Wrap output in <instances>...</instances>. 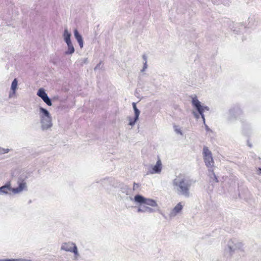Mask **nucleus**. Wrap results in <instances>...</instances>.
Returning <instances> with one entry per match:
<instances>
[{
	"mask_svg": "<svg viewBox=\"0 0 261 261\" xmlns=\"http://www.w3.org/2000/svg\"><path fill=\"white\" fill-rule=\"evenodd\" d=\"M75 246H76L75 244L71 242L64 243L62 244L61 249L62 250L71 252Z\"/></svg>",
	"mask_w": 261,
	"mask_h": 261,
	"instance_id": "obj_12",
	"label": "nucleus"
},
{
	"mask_svg": "<svg viewBox=\"0 0 261 261\" xmlns=\"http://www.w3.org/2000/svg\"><path fill=\"white\" fill-rule=\"evenodd\" d=\"M71 35V33L70 32H69L67 29H65L64 30V33H63V37H64V40L66 43L71 42V39H70Z\"/></svg>",
	"mask_w": 261,
	"mask_h": 261,
	"instance_id": "obj_17",
	"label": "nucleus"
},
{
	"mask_svg": "<svg viewBox=\"0 0 261 261\" xmlns=\"http://www.w3.org/2000/svg\"><path fill=\"white\" fill-rule=\"evenodd\" d=\"M11 184L10 182H7L5 185L0 187V194H6L8 193V191H10Z\"/></svg>",
	"mask_w": 261,
	"mask_h": 261,
	"instance_id": "obj_16",
	"label": "nucleus"
},
{
	"mask_svg": "<svg viewBox=\"0 0 261 261\" xmlns=\"http://www.w3.org/2000/svg\"><path fill=\"white\" fill-rule=\"evenodd\" d=\"M243 115V112L239 105L232 107L228 111L227 120L229 122H232L238 119H240Z\"/></svg>",
	"mask_w": 261,
	"mask_h": 261,
	"instance_id": "obj_4",
	"label": "nucleus"
},
{
	"mask_svg": "<svg viewBox=\"0 0 261 261\" xmlns=\"http://www.w3.org/2000/svg\"><path fill=\"white\" fill-rule=\"evenodd\" d=\"M192 105L193 106V107L196 110L198 113L193 111L192 112L193 115H194V117L198 119L200 118V116L201 117L203 122L204 124H205V118L204 115V111L205 110L209 111L210 109L207 106H203L201 105L200 101L197 99L196 96L192 98Z\"/></svg>",
	"mask_w": 261,
	"mask_h": 261,
	"instance_id": "obj_3",
	"label": "nucleus"
},
{
	"mask_svg": "<svg viewBox=\"0 0 261 261\" xmlns=\"http://www.w3.org/2000/svg\"><path fill=\"white\" fill-rule=\"evenodd\" d=\"M37 95L41 98L42 99L48 96L43 88H40L37 92Z\"/></svg>",
	"mask_w": 261,
	"mask_h": 261,
	"instance_id": "obj_19",
	"label": "nucleus"
},
{
	"mask_svg": "<svg viewBox=\"0 0 261 261\" xmlns=\"http://www.w3.org/2000/svg\"><path fill=\"white\" fill-rule=\"evenodd\" d=\"M182 209V205L181 203H178L172 210L169 214L170 217H175Z\"/></svg>",
	"mask_w": 261,
	"mask_h": 261,
	"instance_id": "obj_15",
	"label": "nucleus"
},
{
	"mask_svg": "<svg viewBox=\"0 0 261 261\" xmlns=\"http://www.w3.org/2000/svg\"><path fill=\"white\" fill-rule=\"evenodd\" d=\"M71 252H72L74 253V256L75 258V259H77L79 258L80 254L79 253L77 246H75L73 249L72 250V251Z\"/></svg>",
	"mask_w": 261,
	"mask_h": 261,
	"instance_id": "obj_22",
	"label": "nucleus"
},
{
	"mask_svg": "<svg viewBox=\"0 0 261 261\" xmlns=\"http://www.w3.org/2000/svg\"><path fill=\"white\" fill-rule=\"evenodd\" d=\"M162 162L159 159L156 163V164L153 167L151 170L149 172L150 174L159 173L162 170Z\"/></svg>",
	"mask_w": 261,
	"mask_h": 261,
	"instance_id": "obj_13",
	"label": "nucleus"
},
{
	"mask_svg": "<svg viewBox=\"0 0 261 261\" xmlns=\"http://www.w3.org/2000/svg\"><path fill=\"white\" fill-rule=\"evenodd\" d=\"M39 115L41 130L45 131L50 129L53 126V122L51 115L48 111L40 107Z\"/></svg>",
	"mask_w": 261,
	"mask_h": 261,
	"instance_id": "obj_2",
	"label": "nucleus"
},
{
	"mask_svg": "<svg viewBox=\"0 0 261 261\" xmlns=\"http://www.w3.org/2000/svg\"><path fill=\"white\" fill-rule=\"evenodd\" d=\"M110 182L113 186L115 187H118L120 189V191L122 193H125L126 195H128L130 189L129 188L124 185L123 183H118L117 185H114V179L111 178H108L106 179H103L101 180V184L105 186V185L107 182Z\"/></svg>",
	"mask_w": 261,
	"mask_h": 261,
	"instance_id": "obj_7",
	"label": "nucleus"
},
{
	"mask_svg": "<svg viewBox=\"0 0 261 261\" xmlns=\"http://www.w3.org/2000/svg\"><path fill=\"white\" fill-rule=\"evenodd\" d=\"M208 176L210 177L211 179H213L215 182H218L217 177L215 175L212 168H210L208 169Z\"/></svg>",
	"mask_w": 261,
	"mask_h": 261,
	"instance_id": "obj_20",
	"label": "nucleus"
},
{
	"mask_svg": "<svg viewBox=\"0 0 261 261\" xmlns=\"http://www.w3.org/2000/svg\"><path fill=\"white\" fill-rule=\"evenodd\" d=\"M79 62L81 65L87 64L88 62V58H86L81 59L80 60H79Z\"/></svg>",
	"mask_w": 261,
	"mask_h": 261,
	"instance_id": "obj_26",
	"label": "nucleus"
},
{
	"mask_svg": "<svg viewBox=\"0 0 261 261\" xmlns=\"http://www.w3.org/2000/svg\"><path fill=\"white\" fill-rule=\"evenodd\" d=\"M17 86H18V81L17 79H14L12 82L11 86V89L10 91L9 92V98H13L16 95V90L17 89Z\"/></svg>",
	"mask_w": 261,
	"mask_h": 261,
	"instance_id": "obj_11",
	"label": "nucleus"
},
{
	"mask_svg": "<svg viewBox=\"0 0 261 261\" xmlns=\"http://www.w3.org/2000/svg\"><path fill=\"white\" fill-rule=\"evenodd\" d=\"M147 61H146V62H144V63H143V67L142 68V69L141 70V72H143L144 71H145V70L146 69H147Z\"/></svg>",
	"mask_w": 261,
	"mask_h": 261,
	"instance_id": "obj_29",
	"label": "nucleus"
},
{
	"mask_svg": "<svg viewBox=\"0 0 261 261\" xmlns=\"http://www.w3.org/2000/svg\"><path fill=\"white\" fill-rule=\"evenodd\" d=\"M134 199L135 202L140 205L145 204L152 207V208L160 209L156 201L152 199L146 198L141 195L138 194L134 197Z\"/></svg>",
	"mask_w": 261,
	"mask_h": 261,
	"instance_id": "obj_6",
	"label": "nucleus"
},
{
	"mask_svg": "<svg viewBox=\"0 0 261 261\" xmlns=\"http://www.w3.org/2000/svg\"><path fill=\"white\" fill-rule=\"evenodd\" d=\"M203 157L205 164L208 168H212L214 166V160L212 157V152L208 149L206 146L203 148Z\"/></svg>",
	"mask_w": 261,
	"mask_h": 261,
	"instance_id": "obj_8",
	"label": "nucleus"
},
{
	"mask_svg": "<svg viewBox=\"0 0 261 261\" xmlns=\"http://www.w3.org/2000/svg\"><path fill=\"white\" fill-rule=\"evenodd\" d=\"M0 261H20V258H18V259H0Z\"/></svg>",
	"mask_w": 261,
	"mask_h": 261,
	"instance_id": "obj_28",
	"label": "nucleus"
},
{
	"mask_svg": "<svg viewBox=\"0 0 261 261\" xmlns=\"http://www.w3.org/2000/svg\"><path fill=\"white\" fill-rule=\"evenodd\" d=\"M139 187V184H137L136 182L134 183V185H133V190H135L137 188H138Z\"/></svg>",
	"mask_w": 261,
	"mask_h": 261,
	"instance_id": "obj_30",
	"label": "nucleus"
},
{
	"mask_svg": "<svg viewBox=\"0 0 261 261\" xmlns=\"http://www.w3.org/2000/svg\"><path fill=\"white\" fill-rule=\"evenodd\" d=\"M160 209L159 208H154L150 207L148 206L142 204L137 209V212L138 213H153L155 212H159Z\"/></svg>",
	"mask_w": 261,
	"mask_h": 261,
	"instance_id": "obj_10",
	"label": "nucleus"
},
{
	"mask_svg": "<svg viewBox=\"0 0 261 261\" xmlns=\"http://www.w3.org/2000/svg\"><path fill=\"white\" fill-rule=\"evenodd\" d=\"M17 183L18 187L15 188L11 187L10 191H12L14 193L16 194L21 192L23 190H27V184L24 181V179L20 177L18 179Z\"/></svg>",
	"mask_w": 261,
	"mask_h": 261,
	"instance_id": "obj_9",
	"label": "nucleus"
},
{
	"mask_svg": "<svg viewBox=\"0 0 261 261\" xmlns=\"http://www.w3.org/2000/svg\"><path fill=\"white\" fill-rule=\"evenodd\" d=\"M133 107L134 111L135 119H139V116L140 113V110L137 108L135 102L133 103Z\"/></svg>",
	"mask_w": 261,
	"mask_h": 261,
	"instance_id": "obj_21",
	"label": "nucleus"
},
{
	"mask_svg": "<svg viewBox=\"0 0 261 261\" xmlns=\"http://www.w3.org/2000/svg\"><path fill=\"white\" fill-rule=\"evenodd\" d=\"M20 261H31V260H28V259H25L20 258Z\"/></svg>",
	"mask_w": 261,
	"mask_h": 261,
	"instance_id": "obj_32",
	"label": "nucleus"
},
{
	"mask_svg": "<svg viewBox=\"0 0 261 261\" xmlns=\"http://www.w3.org/2000/svg\"><path fill=\"white\" fill-rule=\"evenodd\" d=\"M138 119H135V117H134V119L131 118L130 117L129 118V125L131 126H133L135 125V123Z\"/></svg>",
	"mask_w": 261,
	"mask_h": 261,
	"instance_id": "obj_24",
	"label": "nucleus"
},
{
	"mask_svg": "<svg viewBox=\"0 0 261 261\" xmlns=\"http://www.w3.org/2000/svg\"><path fill=\"white\" fill-rule=\"evenodd\" d=\"M194 182L190 177L179 175L173 180L172 185L178 195L189 198L190 196V188Z\"/></svg>",
	"mask_w": 261,
	"mask_h": 261,
	"instance_id": "obj_1",
	"label": "nucleus"
},
{
	"mask_svg": "<svg viewBox=\"0 0 261 261\" xmlns=\"http://www.w3.org/2000/svg\"><path fill=\"white\" fill-rule=\"evenodd\" d=\"M159 212L161 214V215H162L164 217L166 218V217H165V215H164V214H163V213H162L161 212V211H160V210Z\"/></svg>",
	"mask_w": 261,
	"mask_h": 261,
	"instance_id": "obj_35",
	"label": "nucleus"
},
{
	"mask_svg": "<svg viewBox=\"0 0 261 261\" xmlns=\"http://www.w3.org/2000/svg\"><path fill=\"white\" fill-rule=\"evenodd\" d=\"M243 246L244 245L242 242L231 240L228 242L225 251L231 256L237 250L243 251Z\"/></svg>",
	"mask_w": 261,
	"mask_h": 261,
	"instance_id": "obj_5",
	"label": "nucleus"
},
{
	"mask_svg": "<svg viewBox=\"0 0 261 261\" xmlns=\"http://www.w3.org/2000/svg\"><path fill=\"white\" fill-rule=\"evenodd\" d=\"M174 130L175 132L177 133V134H179L181 135H182V133L181 132V130H180V129L179 128H178V127L177 126H174Z\"/></svg>",
	"mask_w": 261,
	"mask_h": 261,
	"instance_id": "obj_27",
	"label": "nucleus"
},
{
	"mask_svg": "<svg viewBox=\"0 0 261 261\" xmlns=\"http://www.w3.org/2000/svg\"><path fill=\"white\" fill-rule=\"evenodd\" d=\"M258 171H259V172H258V174H261V168H258Z\"/></svg>",
	"mask_w": 261,
	"mask_h": 261,
	"instance_id": "obj_34",
	"label": "nucleus"
},
{
	"mask_svg": "<svg viewBox=\"0 0 261 261\" xmlns=\"http://www.w3.org/2000/svg\"><path fill=\"white\" fill-rule=\"evenodd\" d=\"M205 128H206V130L207 131H208L210 130V129L209 128V127H208V126H207L205 124Z\"/></svg>",
	"mask_w": 261,
	"mask_h": 261,
	"instance_id": "obj_33",
	"label": "nucleus"
},
{
	"mask_svg": "<svg viewBox=\"0 0 261 261\" xmlns=\"http://www.w3.org/2000/svg\"><path fill=\"white\" fill-rule=\"evenodd\" d=\"M142 58L145 62H146V61H147V56L145 55H143L142 56Z\"/></svg>",
	"mask_w": 261,
	"mask_h": 261,
	"instance_id": "obj_31",
	"label": "nucleus"
},
{
	"mask_svg": "<svg viewBox=\"0 0 261 261\" xmlns=\"http://www.w3.org/2000/svg\"><path fill=\"white\" fill-rule=\"evenodd\" d=\"M9 149L8 148H4L0 147V154H3L9 152Z\"/></svg>",
	"mask_w": 261,
	"mask_h": 261,
	"instance_id": "obj_25",
	"label": "nucleus"
},
{
	"mask_svg": "<svg viewBox=\"0 0 261 261\" xmlns=\"http://www.w3.org/2000/svg\"><path fill=\"white\" fill-rule=\"evenodd\" d=\"M74 36L77 41L81 48H82L84 46V41L82 35L80 34L77 29H75L73 32Z\"/></svg>",
	"mask_w": 261,
	"mask_h": 261,
	"instance_id": "obj_14",
	"label": "nucleus"
},
{
	"mask_svg": "<svg viewBox=\"0 0 261 261\" xmlns=\"http://www.w3.org/2000/svg\"><path fill=\"white\" fill-rule=\"evenodd\" d=\"M66 44L67 45L68 49L65 52V54L66 55H71L74 53L75 49L72 42L67 43Z\"/></svg>",
	"mask_w": 261,
	"mask_h": 261,
	"instance_id": "obj_18",
	"label": "nucleus"
},
{
	"mask_svg": "<svg viewBox=\"0 0 261 261\" xmlns=\"http://www.w3.org/2000/svg\"><path fill=\"white\" fill-rule=\"evenodd\" d=\"M42 100L47 106H51L52 105L51 100L48 96Z\"/></svg>",
	"mask_w": 261,
	"mask_h": 261,
	"instance_id": "obj_23",
	"label": "nucleus"
}]
</instances>
